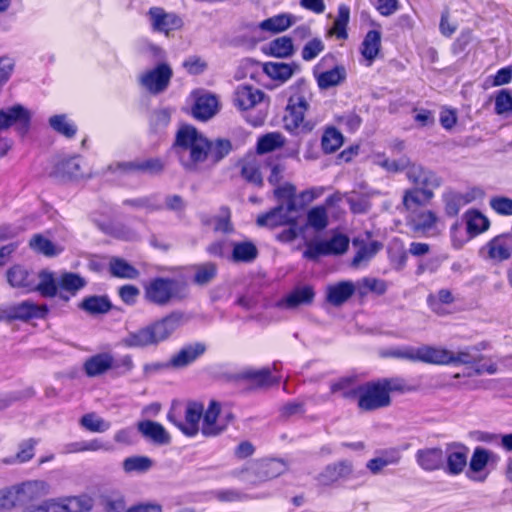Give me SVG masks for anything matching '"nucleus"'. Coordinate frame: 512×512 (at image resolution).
<instances>
[{
	"mask_svg": "<svg viewBox=\"0 0 512 512\" xmlns=\"http://www.w3.org/2000/svg\"><path fill=\"white\" fill-rule=\"evenodd\" d=\"M173 150L186 171L196 172L206 161L208 138L191 125L181 126L175 136Z\"/></svg>",
	"mask_w": 512,
	"mask_h": 512,
	"instance_id": "nucleus-1",
	"label": "nucleus"
},
{
	"mask_svg": "<svg viewBox=\"0 0 512 512\" xmlns=\"http://www.w3.org/2000/svg\"><path fill=\"white\" fill-rule=\"evenodd\" d=\"M183 315L180 312H172L166 317L151 325L130 332L122 342L129 348H143L157 345L167 340L181 325Z\"/></svg>",
	"mask_w": 512,
	"mask_h": 512,
	"instance_id": "nucleus-2",
	"label": "nucleus"
},
{
	"mask_svg": "<svg viewBox=\"0 0 512 512\" xmlns=\"http://www.w3.org/2000/svg\"><path fill=\"white\" fill-rule=\"evenodd\" d=\"M288 104L284 116L285 127L289 131L300 129L303 132L312 130V125L304 121V115L309 109L311 92L304 79H298L288 88Z\"/></svg>",
	"mask_w": 512,
	"mask_h": 512,
	"instance_id": "nucleus-3",
	"label": "nucleus"
},
{
	"mask_svg": "<svg viewBox=\"0 0 512 512\" xmlns=\"http://www.w3.org/2000/svg\"><path fill=\"white\" fill-rule=\"evenodd\" d=\"M287 464L282 459L264 458L246 463L242 468L233 471V475L242 482L257 486L282 475Z\"/></svg>",
	"mask_w": 512,
	"mask_h": 512,
	"instance_id": "nucleus-4",
	"label": "nucleus"
},
{
	"mask_svg": "<svg viewBox=\"0 0 512 512\" xmlns=\"http://www.w3.org/2000/svg\"><path fill=\"white\" fill-rule=\"evenodd\" d=\"M187 294L186 283L172 278H154L145 286L146 299L160 306L168 304L171 300H182Z\"/></svg>",
	"mask_w": 512,
	"mask_h": 512,
	"instance_id": "nucleus-5",
	"label": "nucleus"
},
{
	"mask_svg": "<svg viewBox=\"0 0 512 512\" xmlns=\"http://www.w3.org/2000/svg\"><path fill=\"white\" fill-rule=\"evenodd\" d=\"M165 169V163L160 158L135 159L133 161L115 162L107 167V171L118 176L133 174L160 175Z\"/></svg>",
	"mask_w": 512,
	"mask_h": 512,
	"instance_id": "nucleus-6",
	"label": "nucleus"
},
{
	"mask_svg": "<svg viewBox=\"0 0 512 512\" xmlns=\"http://www.w3.org/2000/svg\"><path fill=\"white\" fill-rule=\"evenodd\" d=\"M173 77L171 66L165 62L143 72L139 76V84L150 94L159 95L167 90Z\"/></svg>",
	"mask_w": 512,
	"mask_h": 512,
	"instance_id": "nucleus-7",
	"label": "nucleus"
},
{
	"mask_svg": "<svg viewBox=\"0 0 512 512\" xmlns=\"http://www.w3.org/2000/svg\"><path fill=\"white\" fill-rule=\"evenodd\" d=\"M391 397L382 389L377 381H370L361 385L357 400L358 408L364 412L375 411L388 407Z\"/></svg>",
	"mask_w": 512,
	"mask_h": 512,
	"instance_id": "nucleus-8",
	"label": "nucleus"
},
{
	"mask_svg": "<svg viewBox=\"0 0 512 512\" xmlns=\"http://www.w3.org/2000/svg\"><path fill=\"white\" fill-rule=\"evenodd\" d=\"M204 406L199 402H189L185 410V419L176 414L175 409L168 412L167 419L173 423L183 434L192 437L199 431V421L203 415Z\"/></svg>",
	"mask_w": 512,
	"mask_h": 512,
	"instance_id": "nucleus-9",
	"label": "nucleus"
},
{
	"mask_svg": "<svg viewBox=\"0 0 512 512\" xmlns=\"http://www.w3.org/2000/svg\"><path fill=\"white\" fill-rule=\"evenodd\" d=\"M47 313L46 305H37L30 300H25L2 309L0 320L6 322L14 320L28 321L33 318H44Z\"/></svg>",
	"mask_w": 512,
	"mask_h": 512,
	"instance_id": "nucleus-10",
	"label": "nucleus"
},
{
	"mask_svg": "<svg viewBox=\"0 0 512 512\" xmlns=\"http://www.w3.org/2000/svg\"><path fill=\"white\" fill-rule=\"evenodd\" d=\"M31 114L20 104L0 110V131L15 125L20 134H25L30 127Z\"/></svg>",
	"mask_w": 512,
	"mask_h": 512,
	"instance_id": "nucleus-11",
	"label": "nucleus"
},
{
	"mask_svg": "<svg viewBox=\"0 0 512 512\" xmlns=\"http://www.w3.org/2000/svg\"><path fill=\"white\" fill-rule=\"evenodd\" d=\"M483 360V356L477 353V349L475 347L466 348L464 350L458 351L454 353L452 351V360L451 364L454 365H475L474 374L481 375L483 373L495 374L497 372V367L493 363H483L480 362Z\"/></svg>",
	"mask_w": 512,
	"mask_h": 512,
	"instance_id": "nucleus-12",
	"label": "nucleus"
},
{
	"mask_svg": "<svg viewBox=\"0 0 512 512\" xmlns=\"http://www.w3.org/2000/svg\"><path fill=\"white\" fill-rule=\"evenodd\" d=\"M406 177L415 187L428 188L430 191L437 189L442 184V179L435 172L416 163H410Z\"/></svg>",
	"mask_w": 512,
	"mask_h": 512,
	"instance_id": "nucleus-13",
	"label": "nucleus"
},
{
	"mask_svg": "<svg viewBox=\"0 0 512 512\" xmlns=\"http://www.w3.org/2000/svg\"><path fill=\"white\" fill-rule=\"evenodd\" d=\"M148 15L152 29L166 35L171 31L180 29L183 25V21L179 16L174 13H168L161 7L150 8Z\"/></svg>",
	"mask_w": 512,
	"mask_h": 512,
	"instance_id": "nucleus-14",
	"label": "nucleus"
},
{
	"mask_svg": "<svg viewBox=\"0 0 512 512\" xmlns=\"http://www.w3.org/2000/svg\"><path fill=\"white\" fill-rule=\"evenodd\" d=\"M265 93L251 85H239L233 95L234 105L241 111H247L262 103Z\"/></svg>",
	"mask_w": 512,
	"mask_h": 512,
	"instance_id": "nucleus-15",
	"label": "nucleus"
},
{
	"mask_svg": "<svg viewBox=\"0 0 512 512\" xmlns=\"http://www.w3.org/2000/svg\"><path fill=\"white\" fill-rule=\"evenodd\" d=\"M469 449L460 443H451L447 445L444 452L446 459L445 470L450 475H458L463 472L467 465V456Z\"/></svg>",
	"mask_w": 512,
	"mask_h": 512,
	"instance_id": "nucleus-16",
	"label": "nucleus"
},
{
	"mask_svg": "<svg viewBox=\"0 0 512 512\" xmlns=\"http://www.w3.org/2000/svg\"><path fill=\"white\" fill-rule=\"evenodd\" d=\"M206 351L205 344L197 342L194 344L186 345L181 348L176 354H174L169 362L165 364V367H171L174 369H182L192 364Z\"/></svg>",
	"mask_w": 512,
	"mask_h": 512,
	"instance_id": "nucleus-17",
	"label": "nucleus"
},
{
	"mask_svg": "<svg viewBox=\"0 0 512 512\" xmlns=\"http://www.w3.org/2000/svg\"><path fill=\"white\" fill-rule=\"evenodd\" d=\"M482 251L486 258L493 262L508 260L512 255V239L507 235H499L491 239Z\"/></svg>",
	"mask_w": 512,
	"mask_h": 512,
	"instance_id": "nucleus-18",
	"label": "nucleus"
},
{
	"mask_svg": "<svg viewBox=\"0 0 512 512\" xmlns=\"http://www.w3.org/2000/svg\"><path fill=\"white\" fill-rule=\"evenodd\" d=\"M295 211H287L284 203H279L276 207L272 208L267 213L261 214L257 217L256 223L258 226H267L275 228L295 222L296 217L293 215Z\"/></svg>",
	"mask_w": 512,
	"mask_h": 512,
	"instance_id": "nucleus-19",
	"label": "nucleus"
},
{
	"mask_svg": "<svg viewBox=\"0 0 512 512\" xmlns=\"http://www.w3.org/2000/svg\"><path fill=\"white\" fill-rule=\"evenodd\" d=\"M434 192L428 188L420 189L419 187H413L407 189L403 193L402 205L403 211L406 215L413 213L419 209H423L432 198Z\"/></svg>",
	"mask_w": 512,
	"mask_h": 512,
	"instance_id": "nucleus-20",
	"label": "nucleus"
},
{
	"mask_svg": "<svg viewBox=\"0 0 512 512\" xmlns=\"http://www.w3.org/2000/svg\"><path fill=\"white\" fill-rule=\"evenodd\" d=\"M406 221L413 232L427 234L435 228L438 217L432 210L423 208L406 215Z\"/></svg>",
	"mask_w": 512,
	"mask_h": 512,
	"instance_id": "nucleus-21",
	"label": "nucleus"
},
{
	"mask_svg": "<svg viewBox=\"0 0 512 512\" xmlns=\"http://www.w3.org/2000/svg\"><path fill=\"white\" fill-rule=\"evenodd\" d=\"M356 286L352 281H340L326 287L325 299L334 307H339L347 302L355 293Z\"/></svg>",
	"mask_w": 512,
	"mask_h": 512,
	"instance_id": "nucleus-22",
	"label": "nucleus"
},
{
	"mask_svg": "<svg viewBox=\"0 0 512 512\" xmlns=\"http://www.w3.org/2000/svg\"><path fill=\"white\" fill-rule=\"evenodd\" d=\"M417 464L425 471H435L444 467L445 455L440 447L419 449L415 454Z\"/></svg>",
	"mask_w": 512,
	"mask_h": 512,
	"instance_id": "nucleus-23",
	"label": "nucleus"
},
{
	"mask_svg": "<svg viewBox=\"0 0 512 512\" xmlns=\"http://www.w3.org/2000/svg\"><path fill=\"white\" fill-rule=\"evenodd\" d=\"M352 473L349 461H339L327 465L317 476V481L324 486L332 485L340 479L347 478Z\"/></svg>",
	"mask_w": 512,
	"mask_h": 512,
	"instance_id": "nucleus-24",
	"label": "nucleus"
},
{
	"mask_svg": "<svg viewBox=\"0 0 512 512\" xmlns=\"http://www.w3.org/2000/svg\"><path fill=\"white\" fill-rule=\"evenodd\" d=\"M241 176L249 183L256 186H263V177L260 172L261 162L254 154L246 155L238 163Z\"/></svg>",
	"mask_w": 512,
	"mask_h": 512,
	"instance_id": "nucleus-25",
	"label": "nucleus"
},
{
	"mask_svg": "<svg viewBox=\"0 0 512 512\" xmlns=\"http://www.w3.org/2000/svg\"><path fill=\"white\" fill-rule=\"evenodd\" d=\"M219 413L220 404L215 400L210 401L209 407L203 416L201 432L204 436L215 437L225 430L226 425H220L217 423Z\"/></svg>",
	"mask_w": 512,
	"mask_h": 512,
	"instance_id": "nucleus-26",
	"label": "nucleus"
},
{
	"mask_svg": "<svg viewBox=\"0 0 512 512\" xmlns=\"http://www.w3.org/2000/svg\"><path fill=\"white\" fill-rule=\"evenodd\" d=\"M56 512H88L93 507L92 499L87 495L70 496L55 499Z\"/></svg>",
	"mask_w": 512,
	"mask_h": 512,
	"instance_id": "nucleus-27",
	"label": "nucleus"
},
{
	"mask_svg": "<svg viewBox=\"0 0 512 512\" xmlns=\"http://www.w3.org/2000/svg\"><path fill=\"white\" fill-rule=\"evenodd\" d=\"M452 351L437 346L421 345L420 362L433 365H451Z\"/></svg>",
	"mask_w": 512,
	"mask_h": 512,
	"instance_id": "nucleus-28",
	"label": "nucleus"
},
{
	"mask_svg": "<svg viewBox=\"0 0 512 512\" xmlns=\"http://www.w3.org/2000/svg\"><path fill=\"white\" fill-rule=\"evenodd\" d=\"M137 428L143 437L156 444L163 445L170 442L169 434L158 422L152 420H143L138 422Z\"/></svg>",
	"mask_w": 512,
	"mask_h": 512,
	"instance_id": "nucleus-29",
	"label": "nucleus"
},
{
	"mask_svg": "<svg viewBox=\"0 0 512 512\" xmlns=\"http://www.w3.org/2000/svg\"><path fill=\"white\" fill-rule=\"evenodd\" d=\"M217 109V98L211 94H203L196 98V101L192 107V115L196 119L206 121L216 114Z\"/></svg>",
	"mask_w": 512,
	"mask_h": 512,
	"instance_id": "nucleus-30",
	"label": "nucleus"
},
{
	"mask_svg": "<svg viewBox=\"0 0 512 512\" xmlns=\"http://www.w3.org/2000/svg\"><path fill=\"white\" fill-rule=\"evenodd\" d=\"M263 70L267 76L273 80L286 82L297 71L300 66L297 63L267 62L264 64Z\"/></svg>",
	"mask_w": 512,
	"mask_h": 512,
	"instance_id": "nucleus-31",
	"label": "nucleus"
},
{
	"mask_svg": "<svg viewBox=\"0 0 512 512\" xmlns=\"http://www.w3.org/2000/svg\"><path fill=\"white\" fill-rule=\"evenodd\" d=\"M113 366V356L109 353H99L89 357L84 363V371L89 377L104 374Z\"/></svg>",
	"mask_w": 512,
	"mask_h": 512,
	"instance_id": "nucleus-32",
	"label": "nucleus"
},
{
	"mask_svg": "<svg viewBox=\"0 0 512 512\" xmlns=\"http://www.w3.org/2000/svg\"><path fill=\"white\" fill-rule=\"evenodd\" d=\"M361 385L355 377H342L331 383L330 389L333 394L339 393L345 399L358 400Z\"/></svg>",
	"mask_w": 512,
	"mask_h": 512,
	"instance_id": "nucleus-33",
	"label": "nucleus"
},
{
	"mask_svg": "<svg viewBox=\"0 0 512 512\" xmlns=\"http://www.w3.org/2000/svg\"><path fill=\"white\" fill-rule=\"evenodd\" d=\"M39 282L35 284L33 281V288L31 291H37L41 296L52 298L57 295L58 292V279L55 274L48 270H42L39 272Z\"/></svg>",
	"mask_w": 512,
	"mask_h": 512,
	"instance_id": "nucleus-34",
	"label": "nucleus"
},
{
	"mask_svg": "<svg viewBox=\"0 0 512 512\" xmlns=\"http://www.w3.org/2000/svg\"><path fill=\"white\" fill-rule=\"evenodd\" d=\"M346 76V69L342 65L335 66L330 70L315 75L318 87L321 90L340 85L345 81Z\"/></svg>",
	"mask_w": 512,
	"mask_h": 512,
	"instance_id": "nucleus-35",
	"label": "nucleus"
},
{
	"mask_svg": "<svg viewBox=\"0 0 512 512\" xmlns=\"http://www.w3.org/2000/svg\"><path fill=\"white\" fill-rule=\"evenodd\" d=\"M78 307L91 315L105 314L112 308L109 298L105 295H93L85 297Z\"/></svg>",
	"mask_w": 512,
	"mask_h": 512,
	"instance_id": "nucleus-36",
	"label": "nucleus"
},
{
	"mask_svg": "<svg viewBox=\"0 0 512 512\" xmlns=\"http://www.w3.org/2000/svg\"><path fill=\"white\" fill-rule=\"evenodd\" d=\"M442 198L445 204V212L450 217L456 216L459 213L460 208L470 203L473 199V197L468 193L462 194L451 190L446 191Z\"/></svg>",
	"mask_w": 512,
	"mask_h": 512,
	"instance_id": "nucleus-37",
	"label": "nucleus"
},
{
	"mask_svg": "<svg viewBox=\"0 0 512 512\" xmlns=\"http://www.w3.org/2000/svg\"><path fill=\"white\" fill-rule=\"evenodd\" d=\"M6 275L7 281L12 287L26 288L28 291L33 288L34 279L28 270L21 265H14L8 269Z\"/></svg>",
	"mask_w": 512,
	"mask_h": 512,
	"instance_id": "nucleus-38",
	"label": "nucleus"
},
{
	"mask_svg": "<svg viewBox=\"0 0 512 512\" xmlns=\"http://www.w3.org/2000/svg\"><path fill=\"white\" fill-rule=\"evenodd\" d=\"M233 251L231 259L234 262L250 263L257 258V247L250 241L232 242Z\"/></svg>",
	"mask_w": 512,
	"mask_h": 512,
	"instance_id": "nucleus-39",
	"label": "nucleus"
},
{
	"mask_svg": "<svg viewBox=\"0 0 512 512\" xmlns=\"http://www.w3.org/2000/svg\"><path fill=\"white\" fill-rule=\"evenodd\" d=\"M274 197L281 203H284L287 211H297L296 187L290 182H285L275 187Z\"/></svg>",
	"mask_w": 512,
	"mask_h": 512,
	"instance_id": "nucleus-40",
	"label": "nucleus"
},
{
	"mask_svg": "<svg viewBox=\"0 0 512 512\" xmlns=\"http://www.w3.org/2000/svg\"><path fill=\"white\" fill-rule=\"evenodd\" d=\"M37 443L38 441L34 438L22 441L18 446V452L14 456L4 458L2 462L7 465L28 462L35 455L34 450Z\"/></svg>",
	"mask_w": 512,
	"mask_h": 512,
	"instance_id": "nucleus-41",
	"label": "nucleus"
},
{
	"mask_svg": "<svg viewBox=\"0 0 512 512\" xmlns=\"http://www.w3.org/2000/svg\"><path fill=\"white\" fill-rule=\"evenodd\" d=\"M209 149L206 150V160H211L213 163L220 162L232 150V144L228 139L218 138L214 141L208 139Z\"/></svg>",
	"mask_w": 512,
	"mask_h": 512,
	"instance_id": "nucleus-42",
	"label": "nucleus"
},
{
	"mask_svg": "<svg viewBox=\"0 0 512 512\" xmlns=\"http://www.w3.org/2000/svg\"><path fill=\"white\" fill-rule=\"evenodd\" d=\"M380 46L381 33L377 30H370L362 42L361 53L371 63L377 57Z\"/></svg>",
	"mask_w": 512,
	"mask_h": 512,
	"instance_id": "nucleus-43",
	"label": "nucleus"
},
{
	"mask_svg": "<svg viewBox=\"0 0 512 512\" xmlns=\"http://www.w3.org/2000/svg\"><path fill=\"white\" fill-rule=\"evenodd\" d=\"M294 23V17L290 14H279L263 20L259 28L263 31L279 33L288 29Z\"/></svg>",
	"mask_w": 512,
	"mask_h": 512,
	"instance_id": "nucleus-44",
	"label": "nucleus"
},
{
	"mask_svg": "<svg viewBox=\"0 0 512 512\" xmlns=\"http://www.w3.org/2000/svg\"><path fill=\"white\" fill-rule=\"evenodd\" d=\"M86 280L79 274L73 272H64L58 278L59 288L72 296L86 286Z\"/></svg>",
	"mask_w": 512,
	"mask_h": 512,
	"instance_id": "nucleus-45",
	"label": "nucleus"
},
{
	"mask_svg": "<svg viewBox=\"0 0 512 512\" xmlns=\"http://www.w3.org/2000/svg\"><path fill=\"white\" fill-rule=\"evenodd\" d=\"M193 282L199 286L208 285L212 282L218 272V267L213 262H205L194 266Z\"/></svg>",
	"mask_w": 512,
	"mask_h": 512,
	"instance_id": "nucleus-46",
	"label": "nucleus"
},
{
	"mask_svg": "<svg viewBox=\"0 0 512 512\" xmlns=\"http://www.w3.org/2000/svg\"><path fill=\"white\" fill-rule=\"evenodd\" d=\"M314 291L310 286H304L295 289L284 300L283 304L287 308H295L299 305L310 304L314 299Z\"/></svg>",
	"mask_w": 512,
	"mask_h": 512,
	"instance_id": "nucleus-47",
	"label": "nucleus"
},
{
	"mask_svg": "<svg viewBox=\"0 0 512 512\" xmlns=\"http://www.w3.org/2000/svg\"><path fill=\"white\" fill-rule=\"evenodd\" d=\"M467 231L470 235L475 236L489 228L490 222L486 216L477 210H471L465 214Z\"/></svg>",
	"mask_w": 512,
	"mask_h": 512,
	"instance_id": "nucleus-48",
	"label": "nucleus"
},
{
	"mask_svg": "<svg viewBox=\"0 0 512 512\" xmlns=\"http://www.w3.org/2000/svg\"><path fill=\"white\" fill-rule=\"evenodd\" d=\"M110 273L118 278L135 279L138 277V270L126 260L113 257L109 262Z\"/></svg>",
	"mask_w": 512,
	"mask_h": 512,
	"instance_id": "nucleus-49",
	"label": "nucleus"
},
{
	"mask_svg": "<svg viewBox=\"0 0 512 512\" xmlns=\"http://www.w3.org/2000/svg\"><path fill=\"white\" fill-rule=\"evenodd\" d=\"M497 458L495 453L482 447H476L469 463V469L472 472L479 473L483 471L490 461L495 462Z\"/></svg>",
	"mask_w": 512,
	"mask_h": 512,
	"instance_id": "nucleus-50",
	"label": "nucleus"
},
{
	"mask_svg": "<svg viewBox=\"0 0 512 512\" xmlns=\"http://www.w3.org/2000/svg\"><path fill=\"white\" fill-rule=\"evenodd\" d=\"M55 173L63 178L81 177L83 173L81 170L80 159L78 157H71L59 161L55 166Z\"/></svg>",
	"mask_w": 512,
	"mask_h": 512,
	"instance_id": "nucleus-51",
	"label": "nucleus"
},
{
	"mask_svg": "<svg viewBox=\"0 0 512 512\" xmlns=\"http://www.w3.org/2000/svg\"><path fill=\"white\" fill-rule=\"evenodd\" d=\"M344 142L342 133L335 127H328L322 136L321 146L326 154L336 152Z\"/></svg>",
	"mask_w": 512,
	"mask_h": 512,
	"instance_id": "nucleus-52",
	"label": "nucleus"
},
{
	"mask_svg": "<svg viewBox=\"0 0 512 512\" xmlns=\"http://www.w3.org/2000/svg\"><path fill=\"white\" fill-rule=\"evenodd\" d=\"M270 55L278 58L290 57L294 52L292 39L288 36L278 37L268 45Z\"/></svg>",
	"mask_w": 512,
	"mask_h": 512,
	"instance_id": "nucleus-53",
	"label": "nucleus"
},
{
	"mask_svg": "<svg viewBox=\"0 0 512 512\" xmlns=\"http://www.w3.org/2000/svg\"><path fill=\"white\" fill-rule=\"evenodd\" d=\"M329 223L328 212L324 206L311 208L307 213V225L315 231L324 230Z\"/></svg>",
	"mask_w": 512,
	"mask_h": 512,
	"instance_id": "nucleus-54",
	"label": "nucleus"
},
{
	"mask_svg": "<svg viewBox=\"0 0 512 512\" xmlns=\"http://www.w3.org/2000/svg\"><path fill=\"white\" fill-rule=\"evenodd\" d=\"M49 124L53 130L67 138L74 137L77 132V126L65 114L50 117Z\"/></svg>",
	"mask_w": 512,
	"mask_h": 512,
	"instance_id": "nucleus-55",
	"label": "nucleus"
},
{
	"mask_svg": "<svg viewBox=\"0 0 512 512\" xmlns=\"http://www.w3.org/2000/svg\"><path fill=\"white\" fill-rule=\"evenodd\" d=\"M153 465L152 460L147 456H131L123 461V469L126 473H144Z\"/></svg>",
	"mask_w": 512,
	"mask_h": 512,
	"instance_id": "nucleus-56",
	"label": "nucleus"
},
{
	"mask_svg": "<svg viewBox=\"0 0 512 512\" xmlns=\"http://www.w3.org/2000/svg\"><path fill=\"white\" fill-rule=\"evenodd\" d=\"M29 246L37 253L52 257L58 254V251L48 238L41 234H35L29 241Z\"/></svg>",
	"mask_w": 512,
	"mask_h": 512,
	"instance_id": "nucleus-57",
	"label": "nucleus"
},
{
	"mask_svg": "<svg viewBox=\"0 0 512 512\" xmlns=\"http://www.w3.org/2000/svg\"><path fill=\"white\" fill-rule=\"evenodd\" d=\"M283 144L284 139L280 133H268L258 139L257 152L259 154L272 152Z\"/></svg>",
	"mask_w": 512,
	"mask_h": 512,
	"instance_id": "nucleus-58",
	"label": "nucleus"
},
{
	"mask_svg": "<svg viewBox=\"0 0 512 512\" xmlns=\"http://www.w3.org/2000/svg\"><path fill=\"white\" fill-rule=\"evenodd\" d=\"M243 377L254 381L260 387H269L276 383L268 368L246 370L243 372Z\"/></svg>",
	"mask_w": 512,
	"mask_h": 512,
	"instance_id": "nucleus-59",
	"label": "nucleus"
},
{
	"mask_svg": "<svg viewBox=\"0 0 512 512\" xmlns=\"http://www.w3.org/2000/svg\"><path fill=\"white\" fill-rule=\"evenodd\" d=\"M123 204L137 209H146L147 211H159L163 209V206L158 202L156 195L126 199Z\"/></svg>",
	"mask_w": 512,
	"mask_h": 512,
	"instance_id": "nucleus-60",
	"label": "nucleus"
},
{
	"mask_svg": "<svg viewBox=\"0 0 512 512\" xmlns=\"http://www.w3.org/2000/svg\"><path fill=\"white\" fill-rule=\"evenodd\" d=\"M80 424L86 430L91 432H105L110 428V424L94 413H88L81 417Z\"/></svg>",
	"mask_w": 512,
	"mask_h": 512,
	"instance_id": "nucleus-61",
	"label": "nucleus"
},
{
	"mask_svg": "<svg viewBox=\"0 0 512 512\" xmlns=\"http://www.w3.org/2000/svg\"><path fill=\"white\" fill-rule=\"evenodd\" d=\"M328 255L343 254L349 246V239L342 234L333 236L330 240L324 241Z\"/></svg>",
	"mask_w": 512,
	"mask_h": 512,
	"instance_id": "nucleus-62",
	"label": "nucleus"
},
{
	"mask_svg": "<svg viewBox=\"0 0 512 512\" xmlns=\"http://www.w3.org/2000/svg\"><path fill=\"white\" fill-rule=\"evenodd\" d=\"M495 112L498 115L512 112V95L506 90H500L495 97Z\"/></svg>",
	"mask_w": 512,
	"mask_h": 512,
	"instance_id": "nucleus-63",
	"label": "nucleus"
},
{
	"mask_svg": "<svg viewBox=\"0 0 512 512\" xmlns=\"http://www.w3.org/2000/svg\"><path fill=\"white\" fill-rule=\"evenodd\" d=\"M490 207L499 215H512V199L506 196H495L489 201Z\"/></svg>",
	"mask_w": 512,
	"mask_h": 512,
	"instance_id": "nucleus-64",
	"label": "nucleus"
}]
</instances>
